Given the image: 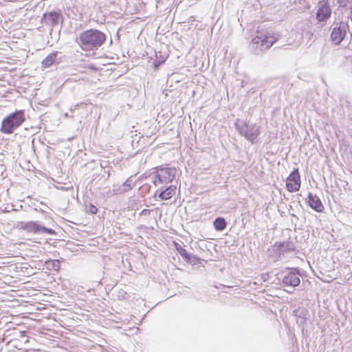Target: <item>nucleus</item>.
<instances>
[{"mask_svg":"<svg viewBox=\"0 0 352 352\" xmlns=\"http://www.w3.org/2000/svg\"><path fill=\"white\" fill-rule=\"evenodd\" d=\"M174 245L177 252L186 262L195 263L196 262L200 260V258L198 256L192 255L191 254L188 253L187 250L178 243L175 242Z\"/></svg>","mask_w":352,"mask_h":352,"instance_id":"nucleus-15","label":"nucleus"},{"mask_svg":"<svg viewBox=\"0 0 352 352\" xmlns=\"http://www.w3.org/2000/svg\"><path fill=\"white\" fill-rule=\"evenodd\" d=\"M135 186V182L132 180V176L129 177L122 185L120 192L123 193L131 190Z\"/></svg>","mask_w":352,"mask_h":352,"instance_id":"nucleus-19","label":"nucleus"},{"mask_svg":"<svg viewBox=\"0 0 352 352\" xmlns=\"http://www.w3.org/2000/svg\"><path fill=\"white\" fill-rule=\"evenodd\" d=\"M41 23L50 28L51 38L58 41L64 23V16L59 9L45 11L40 20Z\"/></svg>","mask_w":352,"mask_h":352,"instance_id":"nucleus-3","label":"nucleus"},{"mask_svg":"<svg viewBox=\"0 0 352 352\" xmlns=\"http://www.w3.org/2000/svg\"><path fill=\"white\" fill-rule=\"evenodd\" d=\"M331 15V8L328 0H320L318 2V8L316 17L319 23L326 22Z\"/></svg>","mask_w":352,"mask_h":352,"instance_id":"nucleus-12","label":"nucleus"},{"mask_svg":"<svg viewBox=\"0 0 352 352\" xmlns=\"http://www.w3.org/2000/svg\"><path fill=\"white\" fill-rule=\"evenodd\" d=\"M282 285L286 287H296L300 283L301 270L298 267H286L281 272Z\"/></svg>","mask_w":352,"mask_h":352,"instance_id":"nucleus-8","label":"nucleus"},{"mask_svg":"<svg viewBox=\"0 0 352 352\" xmlns=\"http://www.w3.org/2000/svg\"><path fill=\"white\" fill-rule=\"evenodd\" d=\"M16 227L20 230H23L34 234H47L53 235L55 234L54 230L47 228L43 226L39 221H30L27 222L18 221L16 223Z\"/></svg>","mask_w":352,"mask_h":352,"instance_id":"nucleus-9","label":"nucleus"},{"mask_svg":"<svg viewBox=\"0 0 352 352\" xmlns=\"http://www.w3.org/2000/svg\"><path fill=\"white\" fill-rule=\"evenodd\" d=\"M307 311H302L300 312V315L298 316V318L297 319V322L304 324V322L307 320Z\"/></svg>","mask_w":352,"mask_h":352,"instance_id":"nucleus-20","label":"nucleus"},{"mask_svg":"<svg viewBox=\"0 0 352 352\" xmlns=\"http://www.w3.org/2000/svg\"><path fill=\"white\" fill-rule=\"evenodd\" d=\"M87 212L91 214H96L98 212V208L93 204H89L87 206Z\"/></svg>","mask_w":352,"mask_h":352,"instance_id":"nucleus-21","label":"nucleus"},{"mask_svg":"<svg viewBox=\"0 0 352 352\" xmlns=\"http://www.w3.org/2000/svg\"><path fill=\"white\" fill-rule=\"evenodd\" d=\"M157 59L153 62V66L155 69H157L161 65H162L166 61V58H162V61L158 60V56L156 54Z\"/></svg>","mask_w":352,"mask_h":352,"instance_id":"nucleus-22","label":"nucleus"},{"mask_svg":"<svg viewBox=\"0 0 352 352\" xmlns=\"http://www.w3.org/2000/svg\"><path fill=\"white\" fill-rule=\"evenodd\" d=\"M107 41L104 32L98 29H89L80 33L76 42L84 51L98 50Z\"/></svg>","mask_w":352,"mask_h":352,"instance_id":"nucleus-1","label":"nucleus"},{"mask_svg":"<svg viewBox=\"0 0 352 352\" xmlns=\"http://www.w3.org/2000/svg\"><path fill=\"white\" fill-rule=\"evenodd\" d=\"M294 313H297V312H298V311H297V310H294ZM295 316H297V315H296V314H295Z\"/></svg>","mask_w":352,"mask_h":352,"instance_id":"nucleus-27","label":"nucleus"},{"mask_svg":"<svg viewBox=\"0 0 352 352\" xmlns=\"http://www.w3.org/2000/svg\"><path fill=\"white\" fill-rule=\"evenodd\" d=\"M152 173L154 176L153 184L157 186V183L166 184L172 182L176 175L177 169L175 167L156 166Z\"/></svg>","mask_w":352,"mask_h":352,"instance_id":"nucleus-7","label":"nucleus"},{"mask_svg":"<svg viewBox=\"0 0 352 352\" xmlns=\"http://www.w3.org/2000/svg\"><path fill=\"white\" fill-rule=\"evenodd\" d=\"M176 190V186L170 185L166 187L165 189H162L158 193L157 190L155 192V197L157 196L161 200L166 201L168 200L175 195Z\"/></svg>","mask_w":352,"mask_h":352,"instance_id":"nucleus-16","label":"nucleus"},{"mask_svg":"<svg viewBox=\"0 0 352 352\" xmlns=\"http://www.w3.org/2000/svg\"><path fill=\"white\" fill-rule=\"evenodd\" d=\"M307 205L316 212H322L324 207L320 199L316 195L309 192L306 199Z\"/></svg>","mask_w":352,"mask_h":352,"instance_id":"nucleus-13","label":"nucleus"},{"mask_svg":"<svg viewBox=\"0 0 352 352\" xmlns=\"http://www.w3.org/2000/svg\"><path fill=\"white\" fill-rule=\"evenodd\" d=\"M148 213H149V210H147V209H144V210H142L141 211V212H140V215L146 214H148Z\"/></svg>","mask_w":352,"mask_h":352,"instance_id":"nucleus-25","label":"nucleus"},{"mask_svg":"<svg viewBox=\"0 0 352 352\" xmlns=\"http://www.w3.org/2000/svg\"><path fill=\"white\" fill-rule=\"evenodd\" d=\"M301 185L300 175L298 168H294L286 180V188L290 192L299 190Z\"/></svg>","mask_w":352,"mask_h":352,"instance_id":"nucleus-11","label":"nucleus"},{"mask_svg":"<svg viewBox=\"0 0 352 352\" xmlns=\"http://www.w3.org/2000/svg\"><path fill=\"white\" fill-rule=\"evenodd\" d=\"M227 221L224 217H217L213 221L214 228L216 231H223L227 227Z\"/></svg>","mask_w":352,"mask_h":352,"instance_id":"nucleus-17","label":"nucleus"},{"mask_svg":"<svg viewBox=\"0 0 352 352\" xmlns=\"http://www.w3.org/2000/svg\"><path fill=\"white\" fill-rule=\"evenodd\" d=\"M235 127L239 133L252 144L256 142L260 130L259 126L256 124L237 119L235 122Z\"/></svg>","mask_w":352,"mask_h":352,"instance_id":"nucleus-5","label":"nucleus"},{"mask_svg":"<svg viewBox=\"0 0 352 352\" xmlns=\"http://www.w3.org/2000/svg\"><path fill=\"white\" fill-rule=\"evenodd\" d=\"M272 250L277 258H280L285 253L298 252L295 243L292 241L276 242L272 246Z\"/></svg>","mask_w":352,"mask_h":352,"instance_id":"nucleus-10","label":"nucleus"},{"mask_svg":"<svg viewBox=\"0 0 352 352\" xmlns=\"http://www.w3.org/2000/svg\"><path fill=\"white\" fill-rule=\"evenodd\" d=\"M89 69H91V70H93V71H96V70H97L96 67L95 65H90V66L89 67Z\"/></svg>","mask_w":352,"mask_h":352,"instance_id":"nucleus-26","label":"nucleus"},{"mask_svg":"<svg viewBox=\"0 0 352 352\" xmlns=\"http://www.w3.org/2000/svg\"><path fill=\"white\" fill-rule=\"evenodd\" d=\"M280 38V35L272 30L258 31V34L252 39L250 45L251 52L254 54H260L269 50Z\"/></svg>","mask_w":352,"mask_h":352,"instance_id":"nucleus-2","label":"nucleus"},{"mask_svg":"<svg viewBox=\"0 0 352 352\" xmlns=\"http://www.w3.org/2000/svg\"><path fill=\"white\" fill-rule=\"evenodd\" d=\"M330 41L334 45H340L349 32L347 21H334L331 26Z\"/></svg>","mask_w":352,"mask_h":352,"instance_id":"nucleus-6","label":"nucleus"},{"mask_svg":"<svg viewBox=\"0 0 352 352\" xmlns=\"http://www.w3.org/2000/svg\"><path fill=\"white\" fill-rule=\"evenodd\" d=\"M25 121L24 110H16L6 116L1 122L0 131L4 134H11Z\"/></svg>","mask_w":352,"mask_h":352,"instance_id":"nucleus-4","label":"nucleus"},{"mask_svg":"<svg viewBox=\"0 0 352 352\" xmlns=\"http://www.w3.org/2000/svg\"><path fill=\"white\" fill-rule=\"evenodd\" d=\"M349 0H337V3L340 7H345L347 6Z\"/></svg>","mask_w":352,"mask_h":352,"instance_id":"nucleus-24","label":"nucleus"},{"mask_svg":"<svg viewBox=\"0 0 352 352\" xmlns=\"http://www.w3.org/2000/svg\"><path fill=\"white\" fill-rule=\"evenodd\" d=\"M60 54L59 52H53L47 55L41 62L43 68H48L60 63L61 59L58 56Z\"/></svg>","mask_w":352,"mask_h":352,"instance_id":"nucleus-14","label":"nucleus"},{"mask_svg":"<svg viewBox=\"0 0 352 352\" xmlns=\"http://www.w3.org/2000/svg\"><path fill=\"white\" fill-rule=\"evenodd\" d=\"M44 266L47 270L58 272L60 267V263L58 259H48L45 261Z\"/></svg>","mask_w":352,"mask_h":352,"instance_id":"nucleus-18","label":"nucleus"},{"mask_svg":"<svg viewBox=\"0 0 352 352\" xmlns=\"http://www.w3.org/2000/svg\"><path fill=\"white\" fill-rule=\"evenodd\" d=\"M118 297L120 300H126L129 295L125 291L121 289L118 292Z\"/></svg>","mask_w":352,"mask_h":352,"instance_id":"nucleus-23","label":"nucleus"}]
</instances>
